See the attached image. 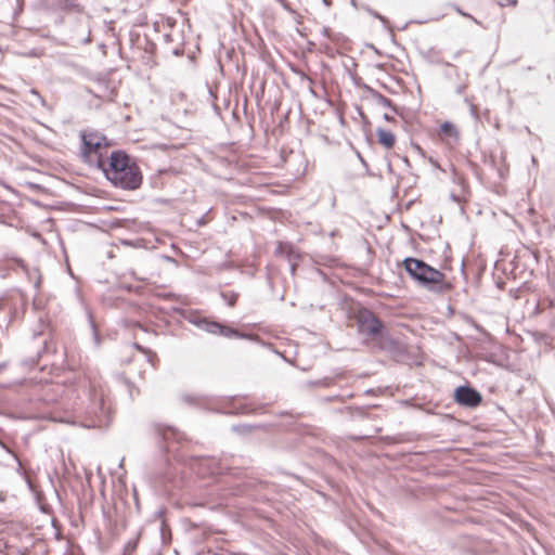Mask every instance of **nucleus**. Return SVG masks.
<instances>
[{"instance_id": "f257e3e1", "label": "nucleus", "mask_w": 555, "mask_h": 555, "mask_svg": "<svg viewBox=\"0 0 555 555\" xmlns=\"http://www.w3.org/2000/svg\"><path fill=\"white\" fill-rule=\"evenodd\" d=\"M99 170L115 188L134 191L142 184L140 167L134 158L122 150L113 151Z\"/></svg>"}, {"instance_id": "f03ea898", "label": "nucleus", "mask_w": 555, "mask_h": 555, "mask_svg": "<svg viewBox=\"0 0 555 555\" xmlns=\"http://www.w3.org/2000/svg\"><path fill=\"white\" fill-rule=\"evenodd\" d=\"M82 397L76 393L75 389L67 390L70 402L67 409L86 415L83 426L87 428H102L109 423V406L106 405L103 397L96 391L83 390Z\"/></svg>"}, {"instance_id": "7ed1b4c3", "label": "nucleus", "mask_w": 555, "mask_h": 555, "mask_svg": "<svg viewBox=\"0 0 555 555\" xmlns=\"http://www.w3.org/2000/svg\"><path fill=\"white\" fill-rule=\"evenodd\" d=\"M80 156L85 164L100 169L108 158L111 141L99 131H80Z\"/></svg>"}, {"instance_id": "20e7f679", "label": "nucleus", "mask_w": 555, "mask_h": 555, "mask_svg": "<svg viewBox=\"0 0 555 555\" xmlns=\"http://www.w3.org/2000/svg\"><path fill=\"white\" fill-rule=\"evenodd\" d=\"M175 311L181 314V317L195 325L199 330L212 334L220 335L227 338L234 339H254L255 336L253 334L240 332L238 330L228 326L225 324L219 323L212 319L203 317L198 311H184L180 308H176Z\"/></svg>"}, {"instance_id": "39448f33", "label": "nucleus", "mask_w": 555, "mask_h": 555, "mask_svg": "<svg viewBox=\"0 0 555 555\" xmlns=\"http://www.w3.org/2000/svg\"><path fill=\"white\" fill-rule=\"evenodd\" d=\"M357 328L360 335L365 337L372 344L384 331L387 330L385 323L370 309H360L356 315Z\"/></svg>"}, {"instance_id": "423d86ee", "label": "nucleus", "mask_w": 555, "mask_h": 555, "mask_svg": "<svg viewBox=\"0 0 555 555\" xmlns=\"http://www.w3.org/2000/svg\"><path fill=\"white\" fill-rule=\"evenodd\" d=\"M420 285L429 292L444 294L452 289V284L446 281V275L440 270L426 263Z\"/></svg>"}, {"instance_id": "0eeeda50", "label": "nucleus", "mask_w": 555, "mask_h": 555, "mask_svg": "<svg viewBox=\"0 0 555 555\" xmlns=\"http://www.w3.org/2000/svg\"><path fill=\"white\" fill-rule=\"evenodd\" d=\"M371 348L385 352L393 358L402 357L405 353L404 345L399 339L392 337L388 328L371 344Z\"/></svg>"}, {"instance_id": "6e6552de", "label": "nucleus", "mask_w": 555, "mask_h": 555, "mask_svg": "<svg viewBox=\"0 0 555 555\" xmlns=\"http://www.w3.org/2000/svg\"><path fill=\"white\" fill-rule=\"evenodd\" d=\"M453 400L463 408L476 409L482 402V395L469 384L457 386L453 391Z\"/></svg>"}, {"instance_id": "1a4fd4ad", "label": "nucleus", "mask_w": 555, "mask_h": 555, "mask_svg": "<svg viewBox=\"0 0 555 555\" xmlns=\"http://www.w3.org/2000/svg\"><path fill=\"white\" fill-rule=\"evenodd\" d=\"M426 263L427 262H425L424 260L414 257H406L402 261V266L405 272L411 276V279L416 281L418 284L423 276V271Z\"/></svg>"}, {"instance_id": "9d476101", "label": "nucleus", "mask_w": 555, "mask_h": 555, "mask_svg": "<svg viewBox=\"0 0 555 555\" xmlns=\"http://www.w3.org/2000/svg\"><path fill=\"white\" fill-rule=\"evenodd\" d=\"M156 434L164 442L168 444L167 450L170 449L171 442H180L184 438L183 433L172 426L166 425H158L156 428Z\"/></svg>"}, {"instance_id": "9b49d317", "label": "nucleus", "mask_w": 555, "mask_h": 555, "mask_svg": "<svg viewBox=\"0 0 555 555\" xmlns=\"http://www.w3.org/2000/svg\"><path fill=\"white\" fill-rule=\"evenodd\" d=\"M237 397H232L229 401L230 410L225 412V414L230 415H245L256 413L258 409L264 406V404H260L258 406L251 405L249 403H240L235 404Z\"/></svg>"}, {"instance_id": "f8f14e48", "label": "nucleus", "mask_w": 555, "mask_h": 555, "mask_svg": "<svg viewBox=\"0 0 555 555\" xmlns=\"http://www.w3.org/2000/svg\"><path fill=\"white\" fill-rule=\"evenodd\" d=\"M269 427L268 424L264 423H258V424H236L232 425L231 429L233 433L240 435V436H248L254 430H260V429H267Z\"/></svg>"}, {"instance_id": "ddd939ff", "label": "nucleus", "mask_w": 555, "mask_h": 555, "mask_svg": "<svg viewBox=\"0 0 555 555\" xmlns=\"http://www.w3.org/2000/svg\"><path fill=\"white\" fill-rule=\"evenodd\" d=\"M367 91L371 94L372 99L377 104H379V105H382L384 107H388V108H390L395 113L398 112L397 106L392 103V101L389 98L385 96L379 91H377V90H375V89H373L371 87H367Z\"/></svg>"}, {"instance_id": "4468645a", "label": "nucleus", "mask_w": 555, "mask_h": 555, "mask_svg": "<svg viewBox=\"0 0 555 555\" xmlns=\"http://www.w3.org/2000/svg\"><path fill=\"white\" fill-rule=\"evenodd\" d=\"M378 143L386 149H391L396 143V137L392 132L379 127L376 129Z\"/></svg>"}, {"instance_id": "2eb2a0df", "label": "nucleus", "mask_w": 555, "mask_h": 555, "mask_svg": "<svg viewBox=\"0 0 555 555\" xmlns=\"http://www.w3.org/2000/svg\"><path fill=\"white\" fill-rule=\"evenodd\" d=\"M166 465L167 467L165 472L155 473L153 475L154 480L163 486L173 482L176 476L172 465L170 463H167Z\"/></svg>"}, {"instance_id": "dca6fc26", "label": "nucleus", "mask_w": 555, "mask_h": 555, "mask_svg": "<svg viewBox=\"0 0 555 555\" xmlns=\"http://www.w3.org/2000/svg\"><path fill=\"white\" fill-rule=\"evenodd\" d=\"M54 351L55 350V347L52 343H49L47 340L43 341V347L37 351V354H36V358H29V359H24L21 364L23 366H34L37 364L39 358L42 356V353H48L50 351Z\"/></svg>"}, {"instance_id": "f3484780", "label": "nucleus", "mask_w": 555, "mask_h": 555, "mask_svg": "<svg viewBox=\"0 0 555 555\" xmlns=\"http://www.w3.org/2000/svg\"><path fill=\"white\" fill-rule=\"evenodd\" d=\"M440 132L444 137H449V138H455L456 139L459 137L457 129L454 126V124H452L451 121H443L440 125Z\"/></svg>"}, {"instance_id": "a211bd4d", "label": "nucleus", "mask_w": 555, "mask_h": 555, "mask_svg": "<svg viewBox=\"0 0 555 555\" xmlns=\"http://www.w3.org/2000/svg\"><path fill=\"white\" fill-rule=\"evenodd\" d=\"M335 384L334 377H323L317 380H309L307 382V386L309 387H322V388H328Z\"/></svg>"}, {"instance_id": "6ab92c4d", "label": "nucleus", "mask_w": 555, "mask_h": 555, "mask_svg": "<svg viewBox=\"0 0 555 555\" xmlns=\"http://www.w3.org/2000/svg\"><path fill=\"white\" fill-rule=\"evenodd\" d=\"M220 296L229 307H234L238 298V293L233 291H222L220 292Z\"/></svg>"}, {"instance_id": "aec40b11", "label": "nucleus", "mask_w": 555, "mask_h": 555, "mask_svg": "<svg viewBox=\"0 0 555 555\" xmlns=\"http://www.w3.org/2000/svg\"><path fill=\"white\" fill-rule=\"evenodd\" d=\"M88 318H89V325H90V330L92 333L94 345H95V347H99L101 344V337H100L99 330L96 327L95 321L91 313L88 314Z\"/></svg>"}, {"instance_id": "412c9836", "label": "nucleus", "mask_w": 555, "mask_h": 555, "mask_svg": "<svg viewBox=\"0 0 555 555\" xmlns=\"http://www.w3.org/2000/svg\"><path fill=\"white\" fill-rule=\"evenodd\" d=\"M121 382L122 384L125 385V387L127 388L128 392H129V396L131 399H133L134 395L135 393H139V388H137L134 386V384L132 382H130L127 377L122 376L121 377Z\"/></svg>"}, {"instance_id": "4be33fe9", "label": "nucleus", "mask_w": 555, "mask_h": 555, "mask_svg": "<svg viewBox=\"0 0 555 555\" xmlns=\"http://www.w3.org/2000/svg\"><path fill=\"white\" fill-rule=\"evenodd\" d=\"M138 544H139V534L126 543V545L124 546V552H126L127 554H133L138 547Z\"/></svg>"}, {"instance_id": "5701e85b", "label": "nucleus", "mask_w": 555, "mask_h": 555, "mask_svg": "<svg viewBox=\"0 0 555 555\" xmlns=\"http://www.w3.org/2000/svg\"><path fill=\"white\" fill-rule=\"evenodd\" d=\"M15 460L17 461V464H18V468H17V473L25 479L28 488L31 490V491H35L34 489V485L30 480V478L27 476L25 469L22 467V463L21 461L17 459V456H15Z\"/></svg>"}, {"instance_id": "b1692460", "label": "nucleus", "mask_w": 555, "mask_h": 555, "mask_svg": "<svg viewBox=\"0 0 555 555\" xmlns=\"http://www.w3.org/2000/svg\"><path fill=\"white\" fill-rule=\"evenodd\" d=\"M321 34L332 41H337L341 36L340 34L333 33L332 29L326 26L321 29Z\"/></svg>"}, {"instance_id": "393cba45", "label": "nucleus", "mask_w": 555, "mask_h": 555, "mask_svg": "<svg viewBox=\"0 0 555 555\" xmlns=\"http://www.w3.org/2000/svg\"><path fill=\"white\" fill-rule=\"evenodd\" d=\"M451 7L462 16L470 18L475 24L481 25V23L467 12H464L457 4H451Z\"/></svg>"}, {"instance_id": "a878e982", "label": "nucleus", "mask_w": 555, "mask_h": 555, "mask_svg": "<svg viewBox=\"0 0 555 555\" xmlns=\"http://www.w3.org/2000/svg\"><path fill=\"white\" fill-rule=\"evenodd\" d=\"M373 17L379 20L384 25H388V20L383 16L382 14H379L378 12L365 7L364 8Z\"/></svg>"}, {"instance_id": "bb28decb", "label": "nucleus", "mask_w": 555, "mask_h": 555, "mask_svg": "<svg viewBox=\"0 0 555 555\" xmlns=\"http://www.w3.org/2000/svg\"><path fill=\"white\" fill-rule=\"evenodd\" d=\"M319 401L322 403H327V402H332V401H344V397L340 395L326 396V397L319 398Z\"/></svg>"}, {"instance_id": "cd10ccee", "label": "nucleus", "mask_w": 555, "mask_h": 555, "mask_svg": "<svg viewBox=\"0 0 555 555\" xmlns=\"http://www.w3.org/2000/svg\"><path fill=\"white\" fill-rule=\"evenodd\" d=\"M146 356L147 361L155 366V362L158 361L156 352L152 351L151 349H147V352L144 353Z\"/></svg>"}, {"instance_id": "c85d7f7f", "label": "nucleus", "mask_w": 555, "mask_h": 555, "mask_svg": "<svg viewBox=\"0 0 555 555\" xmlns=\"http://www.w3.org/2000/svg\"><path fill=\"white\" fill-rule=\"evenodd\" d=\"M496 3L500 7H505V5L516 7L518 1L517 0H496Z\"/></svg>"}, {"instance_id": "c756f323", "label": "nucleus", "mask_w": 555, "mask_h": 555, "mask_svg": "<svg viewBox=\"0 0 555 555\" xmlns=\"http://www.w3.org/2000/svg\"><path fill=\"white\" fill-rule=\"evenodd\" d=\"M168 51L176 56H180L183 54V49L180 46L168 48Z\"/></svg>"}, {"instance_id": "7c9ffc66", "label": "nucleus", "mask_w": 555, "mask_h": 555, "mask_svg": "<svg viewBox=\"0 0 555 555\" xmlns=\"http://www.w3.org/2000/svg\"><path fill=\"white\" fill-rule=\"evenodd\" d=\"M175 37H180L179 34H165L164 35V40L167 44H169L170 42H172L175 40Z\"/></svg>"}, {"instance_id": "2f4dec72", "label": "nucleus", "mask_w": 555, "mask_h": 555, "mask_svg": "<svg viewBox=\"0 0 555 555\" xmlns=\"http://www.w3.org/2000/svg\"><path fill=\"white\" fill-rule=\"evenodd\" d=\"M207 222H208V220H207V218H206V215H203L201 218H198V219L196 220V224H197V227H204V225H206V224H207Z\"/></svg>"}, {"instance_id": "473e14b6", "label": "nucleus", "mask_w": 555, "mask_h": 555, "mask_svg": "<svg viewBox=\"0 0 555 555\" xmlns=\"http://www.w3.org/2000/svg\"><path fill=\"white\" fill-rule=\"evenodd\" d=\"M134 348H135L137 350L141 351L142 353L147 352V349H149V348H145V347L141 346V345H140V344H138V343H135V344H134Z\"/></svg>"}, {"instance_id": "72a5a7b5", "label": "nucleus", "mask_w": 555, "mask_h": 555, "mask_svg": "<svg viewBox=\"0 0 555 555\" xmlns=\"http://www.w3.org/2000/svg\"><path fill=\"white\" fill-rule=\"evenodd\" d=\"M283 247H284V244L280 242L275 249V253L281 254L283 251Z\"/></svg>"}, {"instance_id": "f704fd0d", "label": "nucleus", "mask_w": 555, "mask_h": 555, "mask_svg": "<svg viewBox=\"0 0 555 555\" xmlns=\"http://www.w3.org/2000/svg\"><path fill=\"white\" fill-rule=\"evenodd\" d=\"M450 197H451V199H452L453 202H456V203H459V202H460V197H459V195H456V194H454V193H451Z\"/></svg>"}, {"instance_id": "c9c22d12", "label": "nucleus", "mask_w": 555, "mask_h": 555, "mask_svg": "<svg viewBox=\"0 0 555 555\" xmlns=\"http://www.w3.org/2000/svg\"><path fill=\"white\" fill-rule=\"evenodd\" d=\"M133 496H134L135 505L139 508V499H138V493H137L135 489L133 490Z\"/></svg>"}, {"instance_id": "e433bc0d", "label": "nucleus", "mask_w": 555, "mask_h": 555, "mask_svg": "<svg viewBox=\"0 0 555 555\" xmlns=\"http://www.w3.org/2000/svg\"><path fill=\"white\" fill-rule=\"evenodd\" d=\"M383 118L386 120V121H391L393 118L392 116H390L389 114L385 113Z\"/></svg>"}, {"instance_id": "4c0bfd02", "label": "nucleus", "mask_w": 555, "mask_h": 555, "mask_svg": "<svg viewBox=\"0 0 555 555\" xmlns=\"http://www.w3.org/2000/svg\"><path fill=\"white\" fill-rule=\"evenodd\" d=\"M461 271H462V273L465 272V261H464V259H462V261H461Z\"/></svg>"}, {"instance_id": "58836bf2", "label": "nucleus", "mask_w": 555, "mask_h": 555, "mask_svg": "<svg viewBox=\"0 0 555 555\" xmlns=\"http://www.w3.org/2000/svg\"><path fill=\"white\" fill-rule=\"evenodd\" d=\"M33 93H34V94H36V95L39 98V100H40V102H41L42 104H44V100L39 95V93H38V92H36L35 90H33Z\"/></svg>"}, {"instance_id": "ea45409f", "label": "nucleus", "mask_w": 555, "mask_h": 555, "mask_svg": "<svg viewBox=\"0 0 555 555\" xmlns=\"http://www.w3.org/2000/svg\"><path fill=\"white\" fill-rule=\"evenodd\" d=\"M324 5L330 7L332 4V0H322Z\"/></svg>"}, {"instance_id": "a19ab883", "label": "nucleus", "mask_w": 555, "mask_h": 555, "mask_svg": "<svg viewBox=\"0 0 555 555\" xmlns=\"http://www.w3.org/2000/svg\"><path fill=\"white\" fill-rule=\"evenodd\" d=\"M531 163L533 166H537L538 165V160L534 156L531 157Z\"/></svg>"}, {"instance_id": "79ce46f5", "label": "nucleus", "mask_w": 555, "mask_h": 555, "mask_svg": "<svg viewBox=\"0 0 555 555\" xmlns=\"http://www.w3.org/2000/svg\"><path fill=\"white\" fill-rule=\"evenodd\" d=\"M7 367V362L0 363V372Z\"/></svg>"}, {"instance_id": "37998d69", "label": "nucleus", "mask_w": 555, "mask_h": 555, "mask_svg": "<svg viewBox=\"0 0 555 555\" xmlns=\"http://www.w3.org/2000/svg\"><path fill=\"white\" fill-rule=\"evenodd\" d=\"M0 447L8 451V448H7L5 443L1 439H0Z\"/></svg>"}, {"instance_id": "c03bdc74", "label": "nucleus", "mask_w": 555, "mask_h": 555, "mask_svg": "<svg viewBox=\"0 0 555 555\" xmlns=\"http://www.w3.org/2000/svg\"><path fill=\"white\" fill-rule=\"evenodd\" d=\"M403 160H404V163H405L408 166L410 165V162H409L408 157H403Z\"/></svg>"}, {"instance_id": "a18cd8bd", "label": "nucleus", "mask_w": 555, "mask_h": 555, "mask_svg": "<svg viewBox=\"0 0 555 555\" xmlns=\"http://www.w3.org/2000/svg\"><path fill=\"white\" fill-rule=\"evenodd\" d=\"M351 5H352V7H354V8H357V2H356V0H351Z\"/></svg>"}, {"instance_id": "49530a36", "label": "nucleus", "mask_w": 555, "mask_h": 555, "mask_svg": "<svg viewBox=\"0 0 555 555\" xmlns=\"http://www.w3.org/2000/svg\"><path fill=\"white\" fill-rule=\"evenodd\" d=\"M41 511H42L43 513H48V509H47L46 507H43V506H41Z\"/></svg>"}, {"instance_id": "de8ad7c7", "label": "nucleus", "mask_w": 555, "mask_h": 555, "mask_svg": "<svg viewBox=\"0 0 555 555\" xmlns=\"http://www.w3.org/2000/svg\"><path fill=\"white\" fill-rule=\"evenodd\" d=\"M462 90H463V87H459V88H457V92H459V93H460V92H462Z\"/></svg>"}, {"instance_id": "09e8293b", "label": "nucleus", "mask_w": 555, "mask_h": 555, "mask_svg": "<svg viewBox=\"0 0 555 555\" xmlns=\"http://www.w3.org/2000/svg\"><path fill=\"white\" fill-rule=\"evenodd\" d=\"M359 158H360V160H361L362 163H364L363 157H361V155H360V154H359Z\"/></svg>"}, {"instance_id": "8fccbe9b", "label": "nucleus", "mask_w": 555, "mask_h": 555, "mask_svg": "<svg viewBox=\"0 0 555 555\" xmlns=\"http://www.w3.org/2000/svg\"><path fill=\"white\" fill-rule=\"evenodd\" d=\"M280 415L284 416V415H286V412H281Z\"/></svg>"}, {"instance_id": "3c124183", "label": "nucleus", "mask_w": 555, "mask_h": 555, "mask_svg": "<svg viewBox=\"0 0 555 555\" xmlns=\"http://www.w3.org/2000/svg\"><path fill=\"white\" fill-rule=\"evenodd\" d=\"M121 555H133V554H127L126 552L122 551Z\"/></svg>"}, {"instance_id": "603ef678", "label": "nucleus", "mask_w": 555, "mask_h": 555, "mask_svg": "<svg viewBox=\"0 0 555 555\" xmlns=\"http://www.w3.org/2000/svg\"><path fill=\"white\" fill-rule=\"evenodd\" d=\"M0 555H5V554L0 550Z\"/></svg>"}]
</instances>
